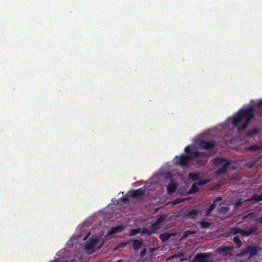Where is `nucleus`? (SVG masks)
<instances>
[{"mask_svg": "<svg viewBox=\"0 0 262 262\" xmlns=\"http://www.w3.org/2000/svg\"><path fill=\"white\" fill-rule=\"evenodd\" d=\"M221 199V197L219 196V197L216 198L214 201H215V202H216V201L220 200Z\"/></svg>", "mask_w": 262, "mask_h": 262, "instance_id": "38", "label": "nucleus"}, {"mask_svg": "<svg viewBox=\"0 0 262 262\" xmlns=\"http://www.w3.org/2000/svg\"><path fill=\"white\" fill-rule=\"evenodd\" d=\"M233 241L234 243L236 245L235 248L238 249L240 248L242 245V242L239 239V237L238 236H236L233 237Z\"/></svg>", "mask_w": 262, "mask_h": 262, "instance_id": "17", "label": "nucleus"}, {"mask_svg": "<svg viewBox=\"0 0 262 262\" xmlns=\"http://www.w3.org/2000/svg\"><path fill=\"white\" fill-rule=\"evenodd\" d=\"M253 106L240 109L231 120L232 125L238 130H245L254 116Z\"/></svg>", "mask_w": 262, "mask_h": 262, "instance_id": "1", "label": "nucleus"}, {"mask_svg": "<svg viewBox=\"0 0 262 262\" xmlns=\"http://www.w3.org/2000/svg\"><path fill=\"white\" fill-rule=\"evenodd\" d=\"M199 224L202 229H208L211 225V223L207 221L200 222Z\"/></svg>", "mask_w": 262, "mask_h": 262, "instance_id": "18", "label": "nucleus"}, {"mask_svg": "<svg viewBox=\"0 0 262 262\" xmlns=\"http://www.w3.org/2000/svg\"><path fill=\"white\" fill-rule=\"evenodd\" d=\"M256 230H257V228L255 226L251 227L248 230L241 229V234L243 236H248L251 235L252 234H253Z\"/></svg>", "mask_w": 262, "mask_h": 262, "instance_id": "11", "label": "nucleus"}, {"mask_svg": "<svg viewBox=\"0 0 262 262\" xmlns=\"http://www.w3.org/2000/svg\"><path fill=\"white\" fill-rule=\"evenodd\" d=\"M103 244V243H101V244L99 246V247H98V249H100V248H101V247H102Z\"/></svg>", "mask_w": 262, "mask_h": 262, "instance_id": "37", "label": "nucleus"}, {"mask_svg": "<svg viewBox=\"0 0 262 262\" xmlns=\"http://www.w3.org/2000/svg\"><path fill=\"white\" fill-rule=\"evenodd\" d=\"M91 234V232H89L87 235V236L84 238V240H86L88 237Z\"/></svg>", "mask_w": 262, "mask_h": 262, "instance_id": "36", "label": "nucleus"}, {"mask_svg": "<svg viewBox=\"0 0 262 262\" xmlns=\"http://www.w3.org/2000/svg\"><path fill=\"white\" fill-rule=\"evenodd\" d=\"M116 262H123L122 260L120 259L119 260H117Z\"/></svg>", "mask_w": 262, "mask_h": 262, "instance_id": "40", "label": "nucleus"}, {"mask_svg": "<svg viewBox=\"0 0 262 262\" xmlns=\"http://www.w3.org/2000/svg\"><path fill=\"white\" fill-rule=\"evenodd\" d=\"M185 149L186 151L185 154H182L180 156H177L174 159L175 164L183 167H187L190 161L192 159L207 157V154L205 152L192 151L190 148V146H187Z\"/></svg>", "mask_w": 262, "mask_h": 262, "instance_id": "2", "label": "nucleus"}, {"mask_svg": "<svg viewBox=\"0 0 262 262\" xmlns=\"http://www.w3.org/2000/svg\"><path fill=\"white\" fill-rule=\"evenodd\" d=\"M143 245V243L138 239H134L133 243V246L135 250H138Z\"/></svg>", "mask_w": 262, "mask_h": 262, "instance_id": "16", "label": "nucleus"}, {"mask_svg": "<svg viewBox=\"0 0 262 262\" xmlns=\"http://www.w3.org/2000/svg\"><path fill=\"white\" fill-rule=\"evenodd\" d=\"M130 243V242H125V243H121L119 245H118V247H124L125 246H126L127 245H128Z\"/></svg>", "mask_w": 262, "mask_h": 262, "instance_id": "33", "label": "nucleus"}, {"mask_svg": "<svg viewBox=\"0 0 262 262\" xmlns=\"http://www.w3.org/2000/svg\"><path fill=\"white\" fill-rule=\"evenodd\" d=\"M215 165H222V167L216 171L218 175H222L227 171L228 166L230 164V161L222 157H216L214 159Z\"/></svg>", "mask_w": 262, "mask_h": 262, "instance_id": "3", "label": "nucleus"}, {"mask_svg": "<svg viewBox=\"0 0 262 262\" xmlns=\"http://www.w3.org/2000/svg\"><path fill=\"white\" fill-rule=\"evenodd\" d=\"M234 247L233 246H221L217 249L219 253L222 254L224 256L229 255L230 256L233 255L232 251Z\"/></svg>", "mask_w": 262, "mask_h": 262, "instance_id": "6", "label": "nucleus"}, {"mask_svg": "<svg viewBox=\"0 0 262 262\" xmlns=\"http://www.w3.org/2000/svg\"><path fill=\"white\" fill-rule=\"evenodd\" d=\"M174 202H176V203H179V202L177 201V200H174Z\"/></svg>", "mask_w": 262, "mask_h": 262, "instance_id": "42", "label": "nucleus"}, {"mask_svg": "<svg viewBox=\"0 0 262 262\" xmlns=\"http://www.w3.org/2000/svg\"><path fill=\"white\" fill-rule=\"evenodd\" d=\"M257 107L259 109V113L262 116V99L258 103Z\"/></svg>", "mask_w": 262, "mask_h": 262, "instance_id": "30", "label": "nucleus"}, {"mask_svg": "<svg viewBox=\"0 0 262 262\" xmlns=\"http://www.w3.org/2000/svg\"><path fill=\"white\" fill-rule=\"evenodd\" d=\"M209 253H202L196 254L189 262H211L209 260Z\"/></svg>", "mask_w": 262, "mask_h": 262, "instance_id": "5", "label": "nucleus"}, {"mask_svg": "<svg viewBox=\"0 0 262 262\" xmlns=\"http://www.w3.org/2000/svg\"><path fill=\"white\" fill-rule=\"evenodd\" d=\"M259 250V248L256 245H248L246 246L244 249L239 253L237 256L242 257L249 255V258H251L256 255Z\"/></svg>", "mask_w": 262, "mask_h": 262, "instance_id": "4", "label": "nucleus"}, {"mask_svg": "<svg viewBox=\"0 0 262 262\" xmlns=\"http://www.w3.org/2000/svg\"><path fill=\"white\" fill-rule=\"evenodd\" d=\"M51 262H59V261L57 260H54V261H51Z\"/></svg>", "mask_w": 262, "mask_h": 262, "instance_id": "41", "label": "nucleus"}, {"mask_svg": "<svg viewBox=\"0 0 262 262\" xmlns=\"http://www.w3.org/2000/svg\"><path fill=\"white\" fill-rule=\"evenodd\" d=\"M198 144L199 146L202 149H211L214 148L215 145V143L213 140L205 141L203 140H201L199 141Z\"/></svg>", "mask_w": 262, "mask_h": 262, "instance_id": "7", "label": "nucleus"}, {"mask_svg": "<svg viewBox=\"0 0 262 262\" xmlns=\"http://www.w3.org/2000/svg\"><path fill=\"white\" fill-rule=\"evenodd\" d=\"M255 216L254 213H249L248 214L244 216V219H245L248 217H253Z\"/></svg>", "mask_w": 262, "mask_h": 262, "instance_id": "34", "label": "nucleus"}, {"mask_svg": "<svg viewBox=\"0 0 262 262\" xmlns=\"http://www.w3.org/2000/svg\"><path fill=\"white\" fill-rule=\"evenodd\" d=\"M261 146L257 144H253L246 148V150L248 151H254L259 149Z\"/></svg>", "mask_w": 262, "mask_h": 262, "instance_id": "15", "label": "nucleus"}, {"mask_svg": "<svg viewBox=\"0 0 262 262\" xmlns=\"http://www.w3.org/2000/svg\"><path fill=\"white\" fill-rule=\"evenodd\" d=\"M258 130L257 128L249 129L247 133V136L248 137H251L254 135L257 134Z\"/></svg>", "mask_w": 262, "mask_h": 262, "instance_id": "22", "label": "nucleus"}, {"mask_svg": "<svg viewBox=\"0 0 262 262\" xmlns=\"http://www.w3.org/2000/svg\"><path fill=\"white\" fill-rule=\"evenodd\" d=\"M146 252V249L145 248H144L140 253V255L141 257H143L145 254V253Z\"/></svg>", "mask_w": 262, "mask_h": 262, "instance_id": "35", "label": "nucleus"}, {"mask_svg": "<svg viewBox=\"0 0 262 262\" xmlns=\"http://www.w3.org/2000/svg\"><path fill=\"white\" fill-rule=\"evenodd\" d=\"M141 233L142 234H147L150 235L154 233L155 231L153 229H149L147 228H141Z\"/></svg>", "mask_w": 262, "mask_h": 262, "instance_id": "20", "label": "nucleus"}, {"mask_svg": "<svg viewBox=\"0 0 262 262\" xmlns=\"http://www.w3.org/2000/svg\"><path fill=\"white\" fill-rule=\"evenodd\" d=\"M208 182V181L207 180H202V181H199L198 183H196L195 184H197V186H203L204 185H205Z\"/></svg>", "mask_w": 262, "mask_h": 262, "instance_id": "31", "label": "nucleus"}, {"mask_svg": "<svg viewBox=\"0 0 262 262\" xmlns=\"http://www.w3.org/2000/svg\"><path fill=\"white\" fill-rule=\"evenodd\" d=\"M216 206V203L215 201H214L209 206L208 210L206 211V214L209 215V214L212 211V210L215 208Z\"/></svg>", "mask_w": 262, "mask_h": 262, "instance_id": "24", "label": "nucleus"}, {"mask_svg": "<svg viewBox=\"0 0 262 262\" xmlns=\"http://www.w3.org/2000/svg\"><path fill=\"white\" fill-rule=\"evenodd\" d=\"M163 218H162V217L159 218L155 223H154L152 224V226L154 227H156V226L159 225L160 224H161L162 223L161 222H163Z\"/></svg>", "mask_w": 262, "mask_h": 262, "instance_id": "29", "label": "nucleus"}, {"mask_svg": "<svg viewBox=\"0 0 262 262\" xmlns=\"http://www.w3.org/2000/svg\"><path fill=\"white\" fill-rule=\"evenodd\" d=\"M188 177L192 179L193 181H195L199 179V173H189Z\"/></svg>", "mask_w": 262, "mask_h": 262, "instance_id": "23", "label": "nucleus"}, {"mask_svg": "<svg viewBox=\"0 0 262 262\" xmlns=\"http://www.w3.org/2000/svg\"><path fill=\"white\" fill-rule=\"evenodd\" d=\"M199 191V188H198V186H197V184H196L195 183L193 184L191 188L190 189V190L188 191V194H193V193H196V192H198Z\"/></svg>", "mask_w": 262, "mask_h": 262, "instance_id": "19", "label": "nucleus"}, {"mask_svg": "<svg viewBox=\"0 0 262 262\" xmlns=\"http://www.w3.org/2000/svg\"><path fill=\"white\" fill-rule=\"evenodd\" d=\"M198 213L199 212L196 209H192L188 211L187 213L186 214V216L190 219H194L198 215Z\"/></svg>", "mask_w": 262, "mask_h": 262, "instance_id": "12", "label": "nucleus"}, {"mask_svg": "<svg viewBox=\"0 0 262 262\" xmlns=\"http://www.w3.org/2000/svg\"><path fill=\"white\" fill-rule=\"evenodd\" d=\"M206 163V161L204 159H201L196 160V164L199 166H203L205 165Z\"/></svg>", "mask_w": 262, "mask_h": 262, "instance_id": "28", "label": "nucleus"}, {"mask_svg": "<svg viewBox=\"0 0 262 262\" xmlns=\"http://www.w3.org/2000/svg\"><path fill=\"white\" fill-rule=\"evenodd\" d=\"M172 235V234L171 233L166 232L160 234L159 238L162 242H166L170 239Z\"/></svg>", "mask_w": 262, "mask_h": 262, "instance_id": "14", "label": "nucleus"}, {"mask_svg": "<svg viewBox=\"0 0 262 262\" xmlns=\"http://www.w3.org/2000/svg\"><path fill=\"white\" fill-rule=\"evenodd\" d=\"M146 188L145 187L140 188L137 190H133L130 193H127L128 196L134 198H138L142 196L145 192Z\"/></svg>", "mask_w": 262, "mask_h": 262, "instance_id": "8", "label": "nucleus"}, {"mask_svg": "<svg viewBox=\"0 0 262 262\" xmlns=\"http://www.w3.org/2000/svg\"><path fill=\"white\" fill-rule=\"evenodd\" d=\"M99 241V239L98 237L92 238L90 239L89 242L85 245V249L88 251L93 250L96 247Z\"/></svg>", "mask_w": 262, "mask_h": 262, "instance_id": "9", "label": "nucleus"}, {"mask_svg": "<svg viewBox=\"0 0 262 262\" xmlns=\"http://www.w3.org/2000/svg\"><path fill=\"white\" fill-rule=\"evenodd\" d=\"M259 221L261 223H262V216L260 217Z\"/></svg>", "mask_w": 262, "mask_h": 262, "instance_id": "39", "label": "nucleus"}, {"mask_svg": "<svg viewBox=\"0 0 262 262\" xmlns=\"http://www.w3.org/2000/svg\"><path fill=\"white\" fill-rule=\"evenodd\" d=\"M125 229V226L123 225H119L118 226L112 228L110 231H108V233L106 235L107 236L108 235H113L115 234L121 232Z\"/></svg>", "mask_w": 262, "mask_h": 262, "instance_id": "10", "label": "nucleus"}, {"mask_svg": "<svg viewBox=\"0 0 262 262\" xmlns=\"http://www.w3.org/2000/svg\"><path fill=\"white\" fill-rule=\"evenodd\" d=\"M229 210L228 207H221L219 209V212L221 214H225Z\"/></svg>", "mask_w": 262, "mask_h": 262, "instance_id": "26", "label": "nucleus"}, {"mask_svg": "<svg viewBox=\"0 0 262 262\" xmlns=\"http://www.w3.org/2000/svg\"><path fill=\"white\" fill-rule=\"evenodd\" d=\"M122 201L124 203L128 202L129 201V199L127 196H123L122 198Z\"/></svg>", "mask_w": 262, "mask_h": 262, "instance_id": "32", "label": "nucleus"}, {"mask_svg": "<svg viewBox=\"0 0 262 262\" xmlns=\"http://www.w3.org/2000/svg\"><path fill=\"white\" fill-rule=\"evenodd\" d=\"M241 229L238 227H233L230 228V233L231 234H233V235L237 234L238 233L241 234Z\"/></svg>", "mask_w": 262, "mask_h": 262, "instance_id": "25", "label": "nucleus"}, {"mask_svg": "<svg viewBox=\"0 0 262 262\" xmlns=\"http://www.w3.org/2000/svg\"><path fill=\"white\" fill-rule=\"evenodd\" d=\"M141 233V228H137L135 229H132L130 230L129 235L133 236L137 235V234Z\"/></svg>", "mask_w": 262, "mask_h": 262, "instance_id": "21", "label": "nucleus"}, {"mask_svg": "<svg viewBox=\"0 0 262 262\" xmlns=\"http://www.w3.org/2000/svg\"><path fill=\"white\" fill-rule=\"evenodd\" d=\"M177 187H178V186L176 183L173 182L172 181H171L169 183V184L167 187V190L168 193H173L176 190Z\"/></svg>", "mask_w": 262, "mask_h": 262, "instance_id": "13", "label": "nucleus"}, {"mask_svg": "<svg viewBox=\"0 0 262 262\" xmlns=\"http://www.w3.org/2000/svg\"><path fill=\"white\" fill-rule=\"evenodd\" d=\"M252 200L256 201H262V193L259 195L254 194L252 196Z\"/></svg>", "mask_w": 262, "mask_h": 262, "instance_id": "27", "label": "nucleus"}]
</instances>
